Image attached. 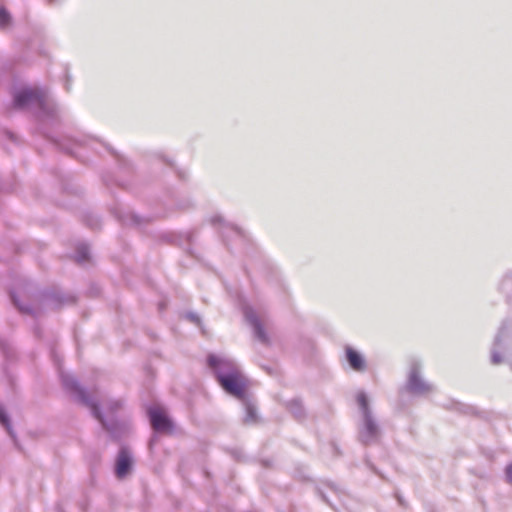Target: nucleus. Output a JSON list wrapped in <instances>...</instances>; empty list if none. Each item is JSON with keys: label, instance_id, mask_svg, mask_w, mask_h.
Returning <instances> with one entry per match:
<instances>
[{"label": "nucleus", "instance_id": "obj_19", "mask_svg": "<svg viewBox=\"0 0 512 512\" xmlns=\"http://www.w3.org/2000/svg\"><path fill=\"white\" fill-rule=\"evenodd\" d=\"M211 221H212L213 224H215V223H222V222H224V219H223L222 216L217 215V216H214Z\"/></svg>", "mask_w": 512, "mask_h": 512}, {"label": "nucleus", "instance_id": "obj_18", "mask_svg": "<svg viewBox=\"0 0 512 512\" xmlns=\"http://www.w3.org/2000/svg\"><path fill=\"white\" fill-rule=\"evenodd\" d=\"M507 481L512 484V463L506 468Z\"/></svg>", "mask_w": 512, "mask_h": 512}, {"label": "nucleus", "instance_id": "obj_5", "mask_svg": "<svg viewBox=\"0 0 512 512\" xmlns=\"http://www.w3.org/2000/svg\"><path fill=\"white\" fill-rule=\"evenodd\" d=\"M406 389L410 393L420 396L428 395L434 389L433 385L422 377L418 362H413L409 368Z\"/></svg>", "mask_w": 512, "mask_h": 512}, {"label": "nucleus", "instance_id": "obj_21", "mask_svg": "<svg viewBox=\"0 0 512 512\" xmlns=\"http://www.w3.org/2000/svg\"><path fill=\"white\" fill-rule=\"evenodd\" d=\"M153 442H154V438L151 439L150 446L153 444Z\"/></svg>", "mask_w": 512, "mask_h": 512}, {"label": "nucleus", "instance_id": "obj_11", "mask_svg": "<svg viewBox=\"0 0 512 512\" xmlns=\"http://www.w3.org/2000/svg\"><path fill=\"white\" fill-rule=\"evenodd\" d=\"M245 405V417L244 422L247 424L254 423L257 420V414L255 407L248 401L244 400Z\"/></svg>", "mask_w": 512, "mask_h": 512}, {"label": "nucleus", "instance_id": "obj_9", "mask_svg": "<svg viewBox=\"0 0 512 512\" xmlns=\"http://www.w3.org/2000/svg\"><path fill=\"white\" fill-rule=\"evenodd\" d=\"M345 354L346 360L353 370L362 372L366 369V361L359 352L354 350L352 347L347 346L345 348Z\"/></svg>", "mask_w": 512, "mask_h": 512}, {"label": "nucleus", "instance_id": "obj_12", "mask_svg": "<svg viewBox=\"0 0 512 512\" xmlns=\"http://www.w3.org/2000/svg\"><path fill=\"white\" fill-rule=\"evenodd\" d=\"M500 341H501V335L499 334L495 339L494 348L492 350L491 360H492L493 364H500L503 361V359L500 355V352L497 350V348L500 345Z\"/></svg>", "mask_w": 512, "mask_h": 512}, {"label": "nucleus", "instance_id": "obj_6", "mask_svg": "<svg viewBox=\"0 0 512 512\" xmlns=\"http://www.w3.org/2000/svg\"><path fill=\"white\" fill-rule=\"evenodd\" d=\"M153 429L160 433H169L173 430V424L168 417L167 411L160 405H153L148 409Z\"/></svg>", "mask_w": 512, "mask_h": 512}, {"label": "nucleus", "instance_id": "obj_14", "mask_svg": "<svg viewBox=\"0 0 512 512\" xmlns=\"http://www.w3.org/2000/svg\"><path fill=\"white\" fill-rule=\"evenodd\" d=\"M12 300L15 304V306L23 313H28V314H35V310L34 308H32L31 306L29 305H23L20 303V301L18 300V298L16 297L15 294H12Z\"/></svg>", "mask_w": 512, "mask_h": 512}, {"label": "nucleus", "instance_id": "obj_17", "mask_svg": "<svg viewBox=\"0 0 512 512\" xmlns=\"http://www.w3.org/2000/svg\"><path fill=\"white\" fill-rule=\"evenodd\" d=\"M224 228L226 230H231V231L235 232L236 234H240V228H238L234 224L226 223Z\"/></svg>", "mask_w": 512, "mask_h": 512}, {"label": "nucleus", "instance_id": "obj_3", "mask_svg": "<svg viewBox=\"0 0 512 512\" xmlns=\"http://www.w3.org/2000/svg\"><path fill=\"white\" fill-rule=\"evenodd\" d=\"M243 313L246 321L253 329L255 338L263 344H269L272 327L268 315L264 311L251 306H245Z\"/></svg>", "mask_w": 512, "mask_h": 512}, {"label": "nucleus", "instance_id": "obj_8", "mask_svg": "<svg viewBox=\"0 0 512 512\" xmlns=\"http://www.w3.org/2000/svg\"><path fill=\"white\" fill-rule=\"evenodd\" d=\"M134 464L133 456L130 450L122 447L115 461V475L118 479L126 478L132 471Z\"/></svg>", "mask_w": 512, "mask_h": 512}, {"label": "nucleus", "instance_id": "obj_2", "mask_svg": "<svg viewBox=\"0 0 512 512\" xmlns=\"http://www.w3.org/2000/svg\"><path fill=\"white\" fill-rule=\"evenodd\" d=\"M356 402L358 405L357 431L359 441L364 445L377 443L381 437V427L366 393L358 392Z\"/></svg>", "mask_w": 512, "mask_h": 512}, {"label": "nucleus", "instance_id": "obj_4", "mask_svg": "<svg viewBox=\"0 0 512 512\" xmlns=\"http://www.w3.org/2000/svg\"><path fill=\"white\" fill-rule=\"evenodd\" d=\"M61 377L63 385L70 391L74 392L79 399L91 409L93 415L101 422L104 428L108 431H112V427L100 414L97 403L86 395L85 391L79 386L74 376L70 374H63Z\"/></svg>", "mask_w": 512, "mask_h": 512}, {"label": "nucleus", "instance_id": "obj_13", "mask_svg": "<svg viewBox=\"0 0 512 512\" xmlns=\"http://www.w3.org/2000/svg\"><path fill=\"white\" fill-rule=\"evenodd\" d=\"M88 258H89V248H88V246H86V245H84V244H81V245L77 248L76 260H77L78 262H84V261H86Z\"/></svg>", "mask_w": 512, "mask_h": 512}, {"label": "nucleus", "instance_id": "obj_7", "mask_svg": "<svg viewBox=\"0 0 512 512\" xmlns=\"http://www.w3.org/2000/svg\"><path fill=\"white\" fill-rule=\"evenodd\" d=\"M14 103L18 108H25L36 104L41 108L46 105L45 95L36 89H24L14 97Z\"/></svg>", "mask_w": 512, "mask_h": 512}, {"label": "nucleus", "instance_id": "obj_15", "mask_svg": "<svg viewBox=\"0 0 512 512\" xmlns=\"http://www.w3.org/2000/svg\"><path fill=\"white\" fill-rule=\"evenodd\" d=\"M0 423L7 429L8 433L12 436V429H11L9 417L1 405H0Z\"/></svg>", "mask_w": 512, "mask_h": 512}, {"label": "nucleus", "instance_id": "obj_10", "mask_svg": "<svg viewBox=\"0 0 512 512\" xmlns=\"http://www.w3.org/2000/svg\"><path fill=\"white\" fill-rule=\"evenodd\" d=\"M287 408L295 418H297V419L303 418L304 408H303L302 403L299 400H291L290 402H288Z\"/></svg>", "mask_w": 512, "mask_h": 512}, {"label": "nucleus", "instance_id": "obj_1", "mask_svg": "<svg viewBox=\"0 0 512 512\" xmlns=\"http://www.w3.org/2000/svg\"><path fill=\"white\" fill-rule=\"evenodd\" d=\"M208 363L214 369L221 387L228 394L244 400L246 379L235 362L222 356L211 355Z\"/></svg>", "mask_w": 512, "mask_h": 512}, {"label": "nucleus", "instance_id": "obj_16", "mask_svg": "<svg viewBox=\"0 0 512 512\" xmlns=\"http://www.w3.org/2000/svg\"><path fill=\"white\" fill-rule=\"evenodd\" d=\"M11 17L9 13L4 9L0 8V28H6L9 26Z\"/></svg>", "mask_w": 512, "mask_h": 512}, {"label": "nucleus", "instance_id": "obj_20", "mask_svg": "<svg viewBox=\"0 0 512 512\" xmlns=\"http://www.w3.org/2000/svg\"><path fill=\"white\" fill-rule=\"evenodd\" d=\"M188 318H189L191 321L195 322V323H198V322H199V318H198V316H197V315H195V314H189V315H188Z\"/></svg>", "mask_w": 512, "mask_h": 512}]
</instances>
